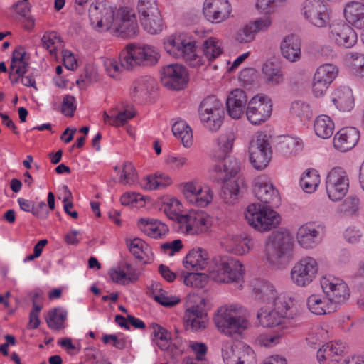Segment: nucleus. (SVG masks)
<instances>
[{"label":"nucleus","mask_w":364,"mask_h":364,"mask_svg":"<svg viewBox=\"0 0 364 364\" xmlns=\"http://www.w3.org/2000/svg\"><path fill=\"white\" fill-rule=\"evenodd\" d=\"M173 135L181 139L183 145L185 147H189L193 142L192 129L184 120L176 122L172 127Z\"/></svg>","instance_id":"obj_40"},{"label":"nucleus","mask_w":364,"mask_h":364,"mask_svg":"<svg viewBox=\"0 0 364 364\" xmlns=\"http://www.w3.org/2000/svg\"><path fill=\"white\" fill-rule=\"evenodd\" d=\"M66 318L67 311L61 307H56L48 311L46 320L50 328L59 330L63 328Z\"/></svg>","instance_id":"obj_43"},{"label":"nucleus","mask_w":364,"mask_h":364,"mask_svg":"<svg viewBox=\"0 0 364 364\" xmlns=\"http://www.w3.org/2000/svg\"><path fill=\"white\" fill-rule=\"evenodd\" d=\"M136 179V172L134 165L129 162H124L119 178V182L123 184H132Z\"/></svg>","instance_id":"obj_52"},{"label":"nucleus","mask_w":364,"mask_h":364,"mask_svg":"<svg viewBox=\"0 0 364 364\" xmlns=\"http://www.w3.org/2000/svg\"><path fill=\"white\" fill-rule=\"evenodd\" d=\"M345 60L354 74L364 76V54L360 53H348Z\"/></svg>","instance_id":"obj_46"},{"label":"nucleus","mask_w":364,"mask_h":364,"mask_svg":"<svg viewBox=\"0 0 364 364\" xmlns=\"http://www.w3.org/2000/svg\"><path fill=\"white\" fill-rule=\"evenodd\" d=\"M272 105L270 99L264 95H256L248 102L246 109L247 119L252 124H260L271 116Z\"/></svg>","instance_id":"obj_14"},{"label":"nucleus","mask_w":364,"mask_h":364,"mask_svg":"<svg viewBox=\"0 0 364 364\" xmlns=\"http://www.w3.org/2000/svg\"><path fill=\"white\" fill-rule=\"evenodd\" d=\"M168 185V183H164L162 181H159L158 175L149 176L146 177V184L144 188L146 189L154 190L157 188H164Z\"/></svg>","instance_id":"obj_63"},{"label":"nucleus","mask_w":364,"mask_h":364,"mask_svg":"<svg viewBox=\"0 0 364 364\" xmlns=\"http://www.w3.org/2000/svg\"><path fill=\"white\" fill-rule=\"evenodd\" d=\"M247 97L244 90L235 89L232 91L226 100V109L228 114L233 119L240 118L245 111Z\"/></svg>","instance_id":"obj_23"},{"label":"nucleus","mask_w":364,"mask_h":364,"mask_svg":"<svg viewBox=\"0 0 364 364\" xmlns=\"http://www.w3.org/2000/svg\"><path fill=\"white\" fill-rule=\"evenodd\" d=\"M320 182V176L315 169L308 170L301 178L300 184L306 193H313Z\"/></svg>","instance_id":"obj_45"},{"label":"nucleus","mask_w":364,"mask_h":364,"mask_svg":"<svg viewBox=\"0 0 364 364\" xmlns=\"http://www.w3.org/2000/svg\"><path fill=\"white\" fill-rule=\"evenodd\" d=\"M164 48L171 55L183 59L191 67L203 64L202 58L196 53V43L183 39L181 36H171L164 43Z\"/></svg>","instance_id":"obj_9"},{"label":"nucleus","mask_w":364,"mask_h":364,"mask_svg":"<svg viewBox=\"0 0 364 364\" xmlns=\"http://www.w3.org/2000/svg\"><path fill=\"white\" fill-rule=\"evenodd\" d=\"M207 313L199 306H193L185 311L183 316L186 330L200 331L205 328Z\"/></svg>","instance_id":"obj_24"},{"label":"nucleus","mask_w":364,"mask_h":364,"mask_svg":"<svg viewBox=\"0 0 364 364\" xmlns=\"http://www.w3.org/2000/svg\"><path fill=\"white\" fill-rule=\"evenodd\" d=\"M57 38L58 36L55 32H46L41 38L43 47L49 50L50 54L55 53V48H53V46H54Z\"/></svg>","instance_id":"obj_61"},{"label":"nucleus","mask_w":364,"mask_h":364,"mask_svg":"<svg viewBox=\"0 0 364 364\" xmlns=\"http://www.w3.org/2000/svg\"><path fill=\"white\" fill-rule=\"evenodd\" d=\"M275 149L281 155L290 157L300 151L302 146L298 139L291 136H284L277 144Z\"/></svg>","instance_id":"obj_34"},{"label":"nucleus","mask_w":364,"mask_h":364,"mask_svg":"<svg viewBox=\"0 0 364 364\" xmlns=\"http://www.w3.org/2000/svg\"><path fill=\"white\" fill-rule=\"evenodd\" d=\"M250 161L257 170L267 166L272 157V149L266 134H260L253 139L249 146Z\"/></svg>","instance_id":"obj_11"},{"label":"nucleus","mask_w":364,"mask_h":364,"mask_svg":"<svg viewBox=\"0 0 364 364\" xmlns=\"http://www.w3.org/2000/svg\"><path fill=\"white\" fill-rule=\"evenodd\" d=\"M183 193L189 203L198 207H205L213 200L212 191L209 187L202 188L193 182L184 185Z\"/></svg>","instance_id":"obj_21"},{"label":"nucleus","mask_w":364,"mask_h":364,"mask_svg":"<svg viewBox=\"0 0 364 364\" xmlns=\"http://www.w3.org/2000/svg\"><path fill=\"white\" fill-rule=\"evenodd\" d=\"M218 180H221L223 183L222 189L220 193V198L226 203H234L237 199L240 192V184L242 183L241 179H230L218 177Z\"/></svg>","instance_id":"obj_31"},{"label":"nucleus","mask_w":364,"mask_h":364,"mask_svg":"<svg viewBox=\"0 0 364 364\" xmlns=\"http://www.w3.org/2000/svg\"><path fill=\"white\" fill-rule=\"evenodd\" d=\"M255 34L256 33L252 29L250 23H249L237 33L236 39L242 43H248L255 38Z\"/></svg>","instance_id":"obj_60"},{"label":"nucleus","mask_w":364,"mask_h":364,"mask_svg":"<svg viewBox=\"0 0 364 364\" xmlns=\"http://www.w3.org/2000/svg\"><path fill=\"white\" fill-rule=\"evenodd\" d=\"M338 73L337 67L332 64H324L321 65L316 71L314 77L320 78L325 82L331 85L336 77Z\"/></svg>","instance_id":"obj_47"},{"label":"nucleus","mask_w":364,"mask_h":364,"mask_svg":"<svg viewBox=\"0 0 364 364\" xmlns=\"http://www.w3.org/2000/svg\"><path fill=\"white\" fill-rule=\"evenodd\" d=\"M301 13L309 23L318 28L325 27L330 20L327 6L323 0H305Z\"/></svg>","instance_id":"obj_15"},{"label":"nucleus","mask_w":364,"mask_h":364,"mask_svg":"<svg viewBox=\"0 0 364 364\" xmlns=\"http://www.w3.org/2000/svg\"><path fill=\"white\" fill-rule=\"evenodd\" d=\"M243 309L238 305L224 306L218 309L214 317L217 328L225 334L232 336L246 327L247 321L242 317Z\"/></svg>","instance_id":"obj_7"},{"label":"nucleus","mask_w":364,"mask_h":364,"mask_svg":"<svg viewBox=\"0 0 364 364\" xmlns=\"http://www.w3.org/2000/svg\"><path fill=\"white\" fill-rule=\"evenodd\" d=\"M235 140L234 134L231 132L222 134L218 139L219 153L214 155L218 161L214 171L218 173H224L222 178L235 177L240 170V164L232 156L227 155L231 150Z\"/></svg>","instance_id":"obj_6"},{"label":"nucleus","mask_w":364,"mask_h":364,"mask_svg":"<svg viewBox=\"0 0 364 364\" xmlns=\"http://www.w3.org/2000/svg\"><path fill=\"white\" fill-rule=\"evenodd\" d=\"M282 55L288 61L294 63L301 59V40L295 34L286 36L280 43Z\"/></svg>","instance_id":"obj_25"},{"label":"nucleus","mask_w":364,"mask_h":364,"mask_svg":"<svg viewBox=\"0 0 364 364\" xmlns=\"http://www.w3.org/2000/svg\"><path fill=\"white\" fill-rule=\"evenodd\" d=\"M134 115V112L128 109L120 111L117 114H115V113L109 114L106 112H105L103 114L104 121L115 127L124 125L127 122L133 118Z\"/></svg>","instance_id":"obj_44"},{"label":"nucleus","mask_w":364,"mask_h":364,"mask_svg":"<svg viewBox=\"0 0 364 364\" xmlns=\"http://www.w3.org/2000/svg\"><path fill=\"white\" fill-rule=\"evenodd\" d=\"M329 85V84L325 82L323 80H321L320 78L318 79L314 76L312 90L316 97H318L323 96Z\"/></svg>","instance_id":"obj_62"},{"label":"nucleus","mask_w":364,"mask_h":364,"mask_svg":"<svg viewBox=\"0 0 364 364\" xmlns=\"http://www.w3.org/2000/svg\"><path fill=\"white\" fill-rule=\"evenodd\" d=\"M253 291L255 298L264 302H269L272 300L274 302V299L277 298V292L274 287L266 281L256 282L254 284ZM279 296H278V297Z\"/></svg>","instance_id":"obj_39"},{"label":"nucleus","mask_w":364,"mask_h":364,"mask_svg":"<svg viewBox=\"0 0 364 364\" xmlns=\"http://www.w3.org/2000/svg\"><path fill=\"white\" fill-rule=\"evenodd\" d=\"M292 304L293 301L285 296L276 298L272 310L261 308L258 311L257 317L260 325L264 328H271L284 323L286 319L292 318Z\"/></svg>","instance_id":"obj_8"},{"label":"nucleus","mask_w":364,"mask_h":364,"mask_svg":"<svg viewBox=\"0 0 364 364\" xmlns=\"http://www.w3.org/2000/svg\"><path fill=\"white\" fill-rule=\"evenodd\" d=\"M264 78L267 82L272 85L282 82L283 77L279 70L273 68V65H264L262 68Z\"/></svg>","instance_id":"obj_51"},{"label":"nucleus","mask_w":364,"mask_h":364,"mask_svg":"<svg viewBox=\"0 0 364 364\" xmlns=\"http://www.w3.org/2000/svg\"><path fill=\"white\" fill-rule=\"evenodd\" d=\"M13 8L18 14L26 18L27 21L31 24V27L33 26L34 21L31 16H28L31 8V4L28 2V0L18 1L13 5Z\"/></svg>","instance_id":"obj_56"},{"label":"nucleus","mask_w":364,"mask_h":364,"mask_svg":"<svg viewBox=\"0 0 364 364\" xmlns=\"http://www.w3.org/2000/svg\"><path fill=\"white\" fill-rule=\"evenodd\" d=\"M26 52L23 48L18 47L13 52L11 61L10 63V70L16 69V74H23L28 73L29 63L25 59Z\"/></svg>","instance_id":"obj_42"},{"label":"nucleus","mask_w":364,"mask_h":364,"mask_svg":"<svg viewBox=\"0 0 364 364\" xmlns=\"http://www.w3.org/2000/svg\"><path fill=\"white\" fill-rule=\"evenodd\" d=\"M137 11L144 30L151 34L162 31L163 20L157 0H139Z\"/></svg>","instance_id":"obj_10"},{"label":"nucleus","mask_w":364,"mask_h":364,"mask_svg":"<svg viewBox=\"0 0 364 364\" xmlns=\"http://www.w3.org/2000/svg\"><path fill=\"white\" fill-rule=\"evenodd\" d=\"M343 350L341 346H336L333 344L326 343L317 351V360L319 363L329 360L330 364L338 363Z\"/></svg>","instance_id":"obj_37"},{"label":"nucleus","mask_w":364,"mask_h":364,"mask_svg":"<svg viewBox=\"0 0 364 364\" xmlns=\"http://www.w3.org/2000/svg\"><path fill=\"white\" fill-rule=\"evenodd\" d=\"M330 38L339 47L350 48L357 42V34L353 28L346 23H333L330 26Z\"/></svg>","instance_id":"obj_19"},{"label":"nucleus","mask_w":364,"mask_h":364,"mask_svg":"<svg viewBox=\"0 0 364 364\" xmlns=\"http://www.w3.org/2000/svg\"><path fill=\"white\" fill-rule=\"evenodd\" d=\"M203 12L207 20L218 23L229 17L231 6L228 0H205Z\"/></svg>","instance_id":"obj_20"},{"label":"nucleus","mask_w":364,"mask_h":364,"mask_svg":"<svg viewBox=\"0 0 364 364\" xmlns=\"http://www.w3.org/2000/svg\"><path fill=\"white\" fill-rule=\"evenodd\" d=\"M250 242L247 235H232L227 240V250L235 255H244L250 249Z\"/></svg>","instance_id":"obj_38"},{"label":"nucleus","mask_w":364,"mask_h":364,"mask_svg":"<svg viewBox=\"0 0 364 364\" xmlns=\"http://www.w3.org/2000/svg\"><path fill=\"white\" fill-rule=\"evenodd\" d=\"M225 364H257L254 350L244 343H238L223 350Z\"/></svg>","instance_id":"obj_16"},{"label":"nucleus","mask_w":364,"mask_h":364,"mask_svg":"<svg viewBox=\"0 0 364 364\" xmlns=\"http://www.w3.org/2000/svg\"><path fill=\"white\" fill-rule=\"evenodd\" d=\"M109 275L114 282L127 284V274L124 271L111 269L109 271Z\"/></svg>","instance_id":"obj_64"},{"label":"nucleus","mask_w":364,"mask_h":364,"mask_svg":"<svg viewBox=\"0 0 364 364\" xmlns=\"http://www.w3.org/2000/svg\"><path fill=\"white\" fill-rule=\"evenodd\" d=\"M348 188V183H341L336 186L331 185V188L326 189L329 198L333 201H338L342 199L346 194Z\"/></svg>","instance_id":"obj_55"},{"label":"nucleus","mask_w":364,"mask_h":364,"mask_svg":"<svg viewBox=\"0 0 364 364\" xmlns=\"http://www.w3.org/2000/svg\"><path fill=\"white\" fill-rule=\"evenodd\" d=\"M323 293L336 305V310L350 298V289L346 282L339 278L325 276L321 279Z\"/></svg>","instance_id":"obj_12"},{"label":"nucleus","mask_w":364,"mask_h":364,"mask_svg":"<svg viewBox=\"0 0 364 364\" xmlns=\"http://www.w3.org/2000/svg\"><path fill=\"white\" fill-rule=\"evenodd\" d=\"M161 82L164 87L168 89L181 90L188 82L187 71L181 65H168L163 68Z\"/></svg>","instance_id":"obj_17"},{"label":"nucleus","mask_w":364,"mask_h":364,"mask_svg":"<svg viewBox=\"0 0 364 364\" xmlns=\"http://www.w3.org/2000/svg\"><path fill=\"white\" fill-rule=\"evenodd\" d=\"M318 270L316 260L306 257L297 262L291 270V280L296 286L304 287L315 279Z\"/></svg>","instance_id":"obj_13"},{"label":"nucleus","mask_w":364,"mask_h":364,"mask_svg":"<svg viewBox=\"0 0 364 364\" xmlns=\"http://www.w3.org/2000/svg\"><path fill=\"white\" fill-rule=\"evenodd\" d=\"M156 81L149 77L144 76L136 80L131 88V96L134 101L140 102L155 89Z\"/></svg>","instance_id":"obj_28"},{"label":"nucleus","mask_w":364,"mask_h":364,"mask_svg":"<svg viewBox=\"0 0 364 364\" xmlns=\"http://www.w3.org/2000/svg\"><path fill=\"white\" fill-rule=\"evenodd\" d=\"M75 109V98L70 95H65L61 106L62 113L65 116L73 117Z\"/></svg>","instance_id":"obj_58"},{"label":"nucleus","mask_w":364,"mask_h":364,"mask_svg":"<svg viewBox=\"0 0 364 364\" xmlns=\"http://www.w3.org/2000/svg\"><path fill=\"white\" fill-rule=\"evenodd\" d=\"M198 109L201 110H207L208 109L214 111L223 110V103L218 100L215 96L210 95L205 97L200 104Z\"/></svg>","instance_id":"obj_57"},{"label":"nucleus","mask_w":364,"mask_h":364,"mask_svg":"<svg viewBox=\"0 0 364 364\" xmlns=\"http://www.w3.org/2000/svg\"><path fill=\"white\" fill-rule=\"evenodd\" d=\"M208 259V252L199 247L191 250L185 257L183 263L186 269H193L198 271L206 268Z\"/></svg>","instance_id":"obj_32"},{"label":"nucleus","mask_w":364,"mask_h":364,"mask_svg":"<svg viewBox=\"0 0 364 364\" xmlns=\"http://www.w3.org/2000/svg\"><path fill=\"white\" fill-rule=\"evenodd\" d=\"M293 248V242L287 230L273 232L265 243V255L268 262L275 267L287 262Z\"/></svg>","instance_id":"obj_5"},{"label":"nucleus","mask_w":364,"mask_h":364,"mask_svg":"<svg viewBox=\"0 0 364 364\" xmlns=\"http://www.w3.org/2000/svg\"><path fill=\"white\" fill-rule=\"evenodd\" d=\"M314 127L318 136L322 139H328L333 134L335 126L329 116L321 114L314 120Z\"/></svg>","instance_id":"obj_35"},{"label":"nucleus","mask_w":364,"mask_h":364,"mask_svg":"<svg viewBox=\"0 0 364 364\" xmlns=\"http://www.w3.org/2000/svg\"><path fill=\"white\" fill-rule=\"evenodd\" d=\"M332 102L340 111H350L354 104L351 90L348 87L338 88L333 94Z\"/></svg>","instance_id":"obj_33"},{"label":"nucleus","mask_w":364,"mask_h":364,"mask_svg":"<svg viewBox=\"0 0 364 364\" xmlns=\"http://www.w3.org/2000/svg\"><path fill=\"white\" fill-rule=\"evenodd\" d=\"M223 110L214 111L213 114H209V119L201 121L203 125L212 132H215L220 129L223 124Z\"/></svg>","instance_id":"obj_53"},{"label":"nucleus","mask_w":364,"mask_h":364,"mask_svg":"<svg viewBox=\"0 0 364 364\" xmlns=\"http://www.w3.org/2000/svg\"><path fill=\"white\" fill-rule=\"evenodd\" d=\"M307 306L309 311L316 315H325L337 311L336 305L326 294L325 296L311 295L307 299Z\"/></svg>","instance_id":"obj_27"},{"label":"nucleus","mask_w":364,"mask_h":364,"mask_svg":"<svg viewBox=\"0 0 364 364\" xmlns=\"http://www.w3.org/2000/svg\"><path fill=\"white\" fill-rule=\"evenodd\" d=\"M296 239L299 244L306 249L316 247L321 240L319 231L312 223H306L300 226L297 231Z\"/></svg>","instance_id":"obj_26"},{"label":"nucleus","mask_w":364,"mask_h":364,"mask_svg":"<svg viewBox=\"0 0 364 364\" xmlns=\"http://www.w3.org/2000/svg\"><path fill=\"white\" fill-rule=\"evenodd\" d=\"M209 276L205 273L189 272L180 276V279L186 286L202 288L208 278L217 282L230 283L238 282L244 273L242 264L237 259L227 256L214 259L213 266L208 269Z\"/></svg>","instance_id":"obj_3"},{"label":"nucleus","mask_w":364,"mask_h":364,"mask_svg":"<svg viewBox=\"0 0 364 364\" xmlns=\"http://www.w3.org/2000/svg\"><path fill=\"white\" fill-rule=\"evenodd\" d=\"M209 225L204 213H191L181 217L180 226L176 230L187 235H198L207 231Z\"/></svg>","instance_id":"obj_18"},{"label":"nucleus","mask_w":364,"mask_h":364,"mask_svg":"<svg viewBox=\"0 0 364 364\" xmlns=\"http://www.w3.org/2000/svg\"><path fill=\"white\" fill-rule=\"evenodd\" d=\"M203 52L207 59L211 61L218 58L223 51L220 43L215 38H210L204 41Z\"/></svg>","instance_id":"obj_48"},{"label":"nucleus","mask_w":364,"mask_h":364,"mask_svg":"<svg viewBox=\"0 0 364 364\" xmlns=\"http://www.w3.org/2000/svg\"><path fill=\"white\" fill-rule=\"evenodd\" d=\"M346 21L357 28H364V3L357 1L348 2L344 8Z\"/></svg>","instance_id":"obj_29"},{"label":"nucleus","mask_w":364,"mask_h":364,"mask_svg":"<svg viewBox=\"0 0 364 364\" xmlns=\"http://www.w3.org/2000/svg\"><path fill=\"white\" fill-rule=\"evenodd\" d=\"M255 197L260 203L249 205L245 212L248 224L263 232L276 228L280 223V215L273 210L279 205L281 198L274 186L262 178L255 180L253 187Z\"/></svg>","instance_id":"obj_1"},{"label":"nucleus","mask_w":364,"mask_h":364,"mask_svg":"<svg viewBox=\"0 0 364 364\" xmlns=\"http://www.w3.org/2000/svg\"><path fill=\"white\" fill-rule=\"evenodd\" d=\"M129 251L139 260L144 259L143 254L149 250V245L140 238H134L127 244Z\"/></svg>","instance_id":"obj_50"},{"label":"nucleus","mask_w":364,"mask_h":364,"mask_svg":"<svg viewBox=\"0 0 364 364\" xmlns=\"http://www.w3.org/2000/svg\"><path fill=\"white\" fill-rule=\"evenodd\" d=\"M153 341L161 350H167L171 346V333L161 326L153 323L150 326Z\"/></svg>","instance_id":"obj_36"},{"label":"nucleus","mask_w":364,"mask_h":364,"mask_svg":"<svg viewBox=\"0 0 364 364\" xmlns=\"http://www.w3.org/2000/svg\"><path fill=\"white\" fill-rule=\"evenodd\" d=\"M348 183V179L343 168L336 167L333 168L327 175L326 188H331V185L336 186L341 183Z\"/></svg>","instance_id":"obj_49"},{"label":"nucleus","mask_w":364,"mask_h":364,"mask_svg":"<svg viewBox=\"0 0 364 364\" xmlns=\"http://www.w3.org/2000/svg\"><path fill=\"white\" fill-rule=\"evenodd\" d=\"M287 333V329H283L282 332H276L272 334H262L258 338V342L266 347H273L280 342L283 335Z\"/></svg>","instance_id":"obj_54"},{"label":"nucleus","mask_w":364,"mask_h":364,"mask_svg":"<svg viewBox=\"0 0 364 364\" xmlns=\"http://www.w3.org/2000/svg\"><path fill=\"white\" fill-rule=\"evenodd\" d=\"M359 137V131L355 127L342 128L333 138L334 147L340 151H347L356 145Z\"/></svg>","instance_id":"obj_22"},{"label":"nucleus","mask_w":364,"mask_h":364,"mask_svg":"<svg viewBox=\"0 0 364 364\" xmlns=\"http://www.w3.org/2000/svg\"><path fill=\"white\" fill-rule=\"evenodd\" d=\"M89 13L91 23H96L98 29H113L122 38H132L138 32L136 16L127 8L119 9L115 16L114 8L108 2L96 1L90 5Z\"/></svg>","instance_id":"obj_2"},{"label":"nucleus","mask_w":364,"mask_h":364,"mask_svg":"<svg viewBox=\"0 0 364 364\" xmlns=\"http://www.w3.org/2000/svg\"><path fill=\"white\" fill-rule=\"evenodd\" d=\"M159 58V50L154 46L129 44L121 51L119 60L108 59L105 61V68L110 77L117 78L123 68L132 70L141 66H152Z\"/></svg>","instance_id":"obj_4"},{"label":"nucleus","mask_w":364,"mask_h":364,"mask_svg":"<svg viewBox=\"0 0 364 364\" xmlns=\"http://www.w3.org/2000/svg\"><path fill=\"white\" fill-rule=\"evenodd\" d=\"M359 199L357 196H349L345 199L341 206V211L354 214L358 210Z\"/></svg>","instance_id":"obj_59"},{"label":"nucleus","mask_w":364,"mask_h":364,"mask_svg":"<svg viewBox=\"0 0 364 364\" xmlns=\"http://www.w3.org/2000/svg\"><path fill=\"white\" fill-rule=\"evenodd\" d=\"M150 291L154 299L164 306L171 307L180 301L178 297L168 296L167 292L161 289L159 284H152Z\"/></svg>","instance_id":"obj_41"},{"label":"nucleus","mask_w":364,"mask_h":364,"mask_svg":"<svg viewBox=\"0 0 364 364\" xmlns=\"http://www.w3.org/2000/svg\"><path fill=\"white\" fill-rule=\"evenodd\" d=\"M138 225L142 232L153 238H161L168 232L166 225L154 218H141Z\"/></svg>","instance_id":"obj_30"}]
</instances>
